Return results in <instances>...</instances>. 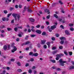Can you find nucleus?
<instances>
[{"mask_svg":"<svg viewBox=\"0 0 74 74\" xmlns=\"http://www.w3.org/2000/svg\"><path fill=\"white\" fill-rule=\"evenodd\" d=\"M12 16L14 18L15 21H19L21 19V15L17 13H14L12 14Z\"/></svg>","mask_w":74,"mask_h":74,"instance_id":"1","label":"nucleus"},{"mask_svg":"<svg viewBox=\"0 0 74 74\" xmlns=\"http://www.w3.org/2000/svg\"><path fill=\"white\" fill-rule=\"evenodd\" d=\"M14 45H15V43H13L12 44L11 46V47H13L14 49H13L11 50V52L12 53H14V52H15V51H16L17 49V48H16V46H14Z\"/></svg>","mask_w":74,"mask_h":74,"instance_id":"2","label":"nucleus"},{"mask_svg":"<svg viewBox=\"0 0 74 74\" xmlns=\"http://www.w3.org/2000/svg\"><path fill=\"white\" fill-rule=\"evenodd\" d=\"M59 62L60 63L59 64L60 66H64V63H65L66 62V61H63L62 59H61L59 60Z\"/></svg>","mask_w":74,"mask_h":74,"instance_id":"3","label":"nucleus"},{"mask_svg":"<svg viewBox=\"0 0 74 74\" xmlns=\"http://www.w3.org/2000/svg\"><path fill=\"white\" fill-rule=\"evenodd\" d=\"M30 43V41H27L26 42V43H24L21 44V46H23V45H27L29 44Z\"/></svg>","mask_w":74,"mask_h":74,"instance_id":"4","label":"nucleus"},{"mask_svg":"<svg viewBox=\"0 0 74 74\" xmlns=\"http://www.w3.org/2000/svg\"><path fill=\"white\" fill-rule=\"evenodd\" d=\"M65 32L66 34H67V35H68V36L69 35H70V33L69 31L67 30H66L65 31Z\"/></svg>","mask_w":74,"mask_h":74,"instance_id":"5","label":"nucleus"},{"mask_svg":"<svg viewBox=\"0 0 74 74\" xmlns=\"http://www.w3.org/2000/svg\"><path fill=\"white\" fill-rule=\"evenodd\" d=\"M64 56V54L63 53L60 54H57V56H58L60 58L61 56Z\"/></svg>","mask_w":74,"mask_h":74,"instance_id":"6","label":"nucleus"},{"mask_svg":"<svg viewBox=\"0 0 74 74\" xmlns=\"http://www.w3.org/2000/svg\"><path fill=\"white\" fill-rule=\"evenodd\" d=\"M51 29L53 30V29L56 28V25H53V26H51Z\"/></svg>","mask_w":74,"mask_h":74,"instance_id":"7","label":"nucleus"},{"mask_svg":"<svg viewBox=\"0 0 74 74\" xmlns=\"http://www.w3.org/2000/svg\"><path fill=\"white\" fill-rule=\"evenodd\" d=\"M46 42V40H41V44L42 45H43L45 43V42Z\"/></svg>","mask_w":74,"mask_h":74,"instance_id":"8","label":"nucleus"},{"mask_svg":"<svg viewBox=\"0 0 74 74\" xmlns=\"http://www.w3.org/2000/svg\"><path fill=\"white\" fill-rule=\"evenodd\" d=\"M36 32L38 34H41V31L39 30H37L36 31Z\"/></svg>","mask_w":74,"mask_h":74,"instance_id":"9","label":"nucleus"},{"mask_svg":"<svg viewBox=\"0 0 74 74\" xmlns=\"http://www.w3.org/2000/svg\"><path fill=\"white\" fill-rule=\"evenodd\" d=\"M45 12H48V14H49V9H46L45 10Z\"/></svg>","mask_w":74,"mask_h":74,"instance_id":"10","label":"nucleus"},{"mask_svg":"<svg viewBox=\"0 0 74 74\" xmlns=\"http://www.w3.org/2000/svg\"><path fill=\"white\" fill-rule=\"evenodd\" d=\"M38 55V54L37 53H34L32 56H37Z\"/></svg>","mask_w":74,"mask_h":74,"instance_id":"11","label":"nucleus"},{"mask_svg":"<svg viewBox=\"0 0 74 74\" xmlns=\"http://www.w3.org/2000/svg\"><path fill=\"white\" fill-rule=\"evenodd\" d=\"M27 11L30 13H31V12H33V11L32 10V9H27Z\"/></svg>","mask_w":74,"mask_h":74,"instance_id":"12","label":"nucleus"},{"mask_svg":"<svg viewBox=\"0 0 74 74\" xmlns=\"http://www.w3.org/2000/svg\"><path fill=\"white\" fill-rule=\"evenodd\" d=\"M58 52V51L56 50L52 52V53L53 55H55L56 53Z\"/></svg>","mask_w":74,"mask_h":74,"instance_id":"13","label":"nucleus"},{"mask_svg":"<svg viewBox=\"0 0 74 74\" xmlns=\"http://www.w3.org/2000/svg\"><path fill=\"white\" fill-rule=\"evenodd\" d=\"M28 38H29V36L27 35L25 38V40H28Z\"/></svg>","mask_w":74,"mask_h":74,"instance_id":"14","label":"nucleus"},{"mask_svg":"<svg viewBox=\"0 0 74 74\" xmlns=\"http://www.w3.org/2000/svg\"><path fill=\"white\" fill-rule=\"evenodd\" d=\"M59 39H60V40H65V37H62L59 38Z\"/></svg>","mask_w":74,"mask_h":74,"instance_id":"15","label":"nucleus"},{"mask_svg":"<svg viewBox=\"0 0 74 74\" xmlns=\"http://www.w3.org/2000/svg\"><path fill=\"white\" fill-rule=\"evenodd\" d=\"M69 69L70 70H72L73 69H74V66H70Z\"/></svg>","mask_w":74,"mask_h":74,"instance_id":"16","label":"nucleus"},{"mask_svg":"<svg viewBox=\"0 0 74 74\" xmlns=\"http://www.w3.org/2000/svg\"><path fill=\"white\" fill-rule=\"evenodd\" d=\"M29 19L30 20V21H31V22H34V19L32 18H29Z\"/></svg>","mask_w":74,"mask_h":74,"instance_id":"17","label":"nucleus"},{"mask_svg":"<svg viewBox=\"0 0 74 74\" xmlns=\"http://www.w3.org/2000/svg\"><path fill=\"white\" fill-rule=\"evenodd\" d=\"M56 57H57V58H56V60H58L59 59V58H60V57H59V56H57V55H56Z\"/></svg>","mask_w":74,"mask_h":74,"instance_id":"18","label":"nucleus"},{"mask_svg":"<svg viewBox=\"0 0 74 74\" xmlns=\"http://www.w3.org/2000/svg\"><path fill=\"white\" fill-rule=\"evenodd\" d=\"M50 61L52 62V63H56V61H55V60H51Z\"/></svg>","mask_w":74,"mask_h":74,"instance_id":"19","label":"nucleus"},{"mask_svg":"<svg viewBox=\"0 0 74 74\" xmlns=\"http://www.w3.org/2000/svg\"><path fill=\"white\" fill-rule=\"evenodd\" d=\"M50 28L49 29V31L50 32H52V30H53V29H52L51 27H50Z\"/></svg>","mask_w":74,"mask_h":74,"instance_id":"20","label":"nucleus"},{"mask_svg":"<svg viewBox=\"0 0 74 74\" xmlns=\"http://www.w3.org/2000/svg\"><path fill=\"white\" fill-rule=\"evenodd\" d=\"M46 32H43L42 34V36H44L45 35H46Z\"/></svg>","mask_w":74,"mask_h":74,"instance_id":"21","label":"nucleus"},{"mask_svg":"<svg viewBox=\"0 0 74 74\" xmlns=\"http://www.w3.org/2000/svg\"><path fill=\"white\" fill-rule=\"evenodd\" d=\"M36 35L33 34L30 35V37H36Z\"/></svg>","mask_w":74,"mask_h":74,"instance_id":"22","label":"nucleus"},{"mask_svg":"<svg viewBox=\"0 0 74 74\" xmlns=\"http://www.w3.org/2000/svg\"><path fill=\"white\" fill-rule=\"evenodd\" d=\"M3 12L4 13V14H7L8 13V11H7V10H4Z\"/></svg>","mask_w":74,"mask_h":74,"instance_id":"23","label":"nucleus"},{"mask_svg":"<svg viewBox=\"0 0 74 74\" xmlns=\"http://www.w3.org/2000/svg\"><path fill=\"white\" fill-rule=\"evenodd\" d=\"M16 63L19 66H21V63H20V62H16Z\"/></svg>","mask_w":74,"mask_h":74,"instance_id":"24","label":"nucleus"},{"mask_svg":"<svg viewBox=\"0 0 74 74\" xmlns=\"http://www.w3.org/2000/svg\"><path fill=\"white\" fill-rule=\"evenodd\" d=\"M7 47L6 45H5L3 47V49H4L5 50L7 49Z\"/></svg>","mask_w":74,"mask_h":74,"instance_id":"25","label":"nucleus"},{"mask_svg":"<svg viewBox=\"0 0 74 74\" xmlns=\"http://www.w3.org/2000/svg\"><path fill=\"white\" fill-rule=\"evenodd\" d=\"M7 29L8 31H10L11 30H12V29L11 28L8 27L7 28Z\"/></svg>","mask_w":74,"mask_h":74,"instance_id":"26","label":"nucleus"},{"mask_svg":"<svg viewBox=\"0 0 74 74\" xmlns=\"http://www.w3.org/2000/svg\"><path fill=\"white\" fill-rule=\"evenodd\" d=\"M53 15L54 17H55V18H58V15H57L56 14H54Z\"/></svg>","mask_w":74,"mask_h":74,"instance_id":"27","label":"nucleus"},{"mask_svg":"<svg viewBox=\"0 0 74 74\" xmlns=\"http://www.w3.org/2000/svg\"><path fill=\"white\" fill-rule=\"evenodd\" d=\"M69 55L70 56H71L72 55V54H73V53L71 51H69Z\"/></svg>","mask_w":74,"mask_h":74,"instance_id":"28","label":"nucleus"},{"mask_svg":"<svg viewBox=\"0 0 74 74\" xmlns=\"http://www.w3.org/2000/svg\"><path fill=\"white\" fill-rule=\"evenodd\" d=\"M56 3H54L52 4V7H55V6H56Z\"/></svg>","mask_w":74,"mask_h":74,"instance_id":"29","label":"nucleus"},{"mask_svg":"<svg viewBox=\"0 0 74 74\" xmlns=\"http://www.w3.org/2000/svg\"><path fill=\"white\" fill-rule=\"evenodd\" d=\"M33 53L32 51H31L29 53V55L30 56H31L32 55H33Z\"/></svg>","mask_w":74,"mask_h":74,"instance_id":"30","label":"nucleus"},{"mask_svg":"<svg viewBox=\"0 0 74 74\" xmlns=\"http://www.w3.org/2000/svg\"><path fill=\"white\" fill-rule=\"evenodd\" d=\"M40 26L41 25H38L36 26V27L37 28H39V27H40Z\"/></svg>","mask_w":74,"mask_h":74,"instance_id":"31","label":"nucleus"},{"mask_svg":"<svg viewBox=\"0 0 74 74\" xmlns=\"http://www.w3.org/2000/svg\"><path fill=\"white\" fill-rule=\"evenodd\" d=\"M37 46L38 48H40L41 47V45L40 43L38 44H37Z\"/></svg>","mask_w":74,"mask_h":74,"instance_id":"32","label":"nucleus"},{"mask_svg":"<svg viewBox=\"0 0 74 74\" xmlns=\"http://www.w3.org/2000/svg\"><path fill=\"white\" fill-rule=\"evenodd\" d=\"M28 72L29 74H31L32 73V71L31 69H29L28 71Z\"/></svg>","mask_w":74,"mask_h":74,"instance_id":"33","label":"nucleus"},{"mask_svg":"<svg viewBox=\"0 0 74 74\" xmlns=\"http://www.w3.org/2000/svg\"><path fill=\"white\" fill-rule=\"evenodd\" d=\"M11 15H12V13L9 14L8 15L7 17L8 18H9L10 17V16H11Z\"/></svg>","mask_w":74,"mask_h":74,"instance_id":"34","label":"nucleus"},{"mask_svg":"<svg viewBox=\"0 0 74 74\" xmlns=\"http://www.w3.org/2000/svg\"><path fill=\"white\" fill-rule=\"evenodd\" d=\"M59 49H63V46H60L59 47Z\"/></svg>","mask_w":74,"mask_h":74,"instance_id":"35","label":"nucleus"},{"mask_svg":"<svg viewBox=\"0 0 74 74\" xmlns=\"http://www.w3.org/2000/svg\"><path fill=\"white\" fill-rule=\"evenodd\" d=\"M59 3L61 5L63 4V2H62V1L61 0L59 1Z\"/></svg>","mask_w":74,"mask_h":74,"instance_id":"36","label":"nucleus"},{"mask_svg":"<svg viewBox=\"0 0 74 74\" xmlns=\"http://www.w3.org/2000/svg\"><path fill=\"white\" fill-rule=\"evenodd\" d=\"M31 30H32V32H34V33H35V32H36V30H35L33 29H31Z\"/></svg>","mask_w":74,"mask_h":74,"instance_id":"37","label":"nucleus"},{"mask_svg":"<svg viewBox=\"0 0 74 74\" xmlns=\"http://www.w3.org/2000/svg\"><path fill=\"white\" fill-rule=\"evenodd\" d=\"M14 30L15 32H17L18 31V28L15 27L14 28Z\"/></svg>","mask_w":74,"mask_h":74,"instance_id":"38","label":"nucleus"},{"mask_svg":"<svg viewBox=\"0 0 74 74\" xmlns=\"http://www.w3.org/2000/svg\"><path fill=\"white\" fill-rule=\"evenodd\" d=\"M6 72V71H3V72L1 73L0 74H5V73Z\"/></svg>","mask_w":74,"mask_h":74,"instance_id":"39","label":"nucleus"},{"mask_svg":"<svg viewBox=\"0 0 74 74\" xmlns=\"http://www.w3.org/2000/svg\"><path fill=\"white\" fill-rule=\"evenodd\" d=\"M50 15H49L48 16H47V17L46 18H47V19H49L50 18Z\"/></svg>","mask_w":74,"mask_h":74,"instance_id":"40","label":"nucleus"},{"mask_svg":"<svg viewBox=\"0 0 74 74\" xmlns=\"http://www.w3.org/2000/svg\"><path fill=\"white\" fill-rule=\"evenodd\" d=\"M55 38L54 37H52L51 38V40H52L53 41H55Z\"/></svg>","mask_w":74,"mask_h":74,"instance_id":"41","label":"nucleus"},{"mask_svg":"<svg viewBox=\"0 0 74 74\" xmlns=\"http://www.w3.org/2000/svg\"><path fill=\"white\" fill-rule=\"evenodd\" d=\"M60 27H61V28H62L63 29H64V27L62 25H60Z\"/></svg>","mask_w":74,"mask_h":74,"instance_id":"42","label":"nucleus"},{"mask_svg":"<svg viewBox=\"0 0 74 74\" xmlns=\"http://www.w3.org/2000/svg\"><path fill=\"white\" fill-rule=\"evenodd\" d=\"M56 49V47H53L52 48V49L53 50H55V49Z\"/></svg>","mask_w":74,"mask_h":74,"instance_id":"43","label":"nucleus"},{"mask_svg":"<svg viewBox=\"0 0 74 74\" xmlns=\"http://www.w3.org/2000/svg\"><path fill=\"white\" fill-rule=\"evenodd\" d=\"M10 61H11L12 62H14L15 61V59L13 58H11L10 59Z\"/></svg>","mask_w":74,"mask_h":74,"instance_id":"44","label":"nucleus"},{"mask_svg":"<svg viewBox=\"0 0 74 74\" xmlns=\"http://www.w3.org/2000/svg\"><path fill=\"white\" fill-rule=\"evenodd\" d=\"M6 19L5 17H3V18H2V20L3 21H6Z\"/></svg>","mask_w":74,"mask_h":74,"instance_id":"45","label":"nucleus"},{"mask_svg":"<svg viewBox=\"0 0 74 74\" xmlns=\"http://www.w3.org/2000/svg\"><path fill=\"white\" fill-rule=\"evenodd\" d=\"M30 61L31 62H33V61H34V59L33 58H31L30 59Z\"/></svg>","mask_w":74,"mask_h":74,"instance_id":"46","label":"nucleus"},{"mask_svg":"<svg viewBox=\"0 0 74 74\" xmlns=\"http://www.w3.org/2000/svg\"><path fill=\"white\" fill-rule=\"evenodd\" d=\"M10 11H12V10H14V8L13 7L11 8H10Z\"/></svg>","mask_w":74,"mask_h":74,"instance_id":"47","label":"nucleus"},{"mask_svg":"<svg viewBox=\"0 0 74 74\" xmlns=\"http://www.w3.org/2000/svg\"><path fill=\"white\" fill-rule=\"evenodd\" d=\"M71 10H74V5L73 4V6H72V8H71Z\"/></svg>","mask_w":74,"mask_h":74,"instance_id":"48","label":"nucleus"},{"mask_svg":"<svg viewBox=\"0 0 74 74\" xmlns=\"http://www.w3.org/2000/svg\"><path fill=\"white\" fill-rule=\"evenodd\" d=\"M18 72H22V70L20 69H19L18 70Z\"/></svg>","mask_w":74,"mask_h":74,"instance_id":"49","label":"nucleus"},{"mask_svg":"<svg viewBox=\"0 0 74 74\" xmlns=\"http://www.w3.org/2000/svg\"><path fill=\"white\" fill-rule=\"evenodd\" d=\"M23 58V56H20L19 57V58L20 59H22Z\"/></svg>","mask_w":74,"mask_h":74,"instance_id":"50","label":"nucleus"},{"mask_svg":"<svg viewBox=\"0 0 74 74\" xmlns=\"http://www.w3.org/2000/svg\"><path fill=\"white\" fill-rule=\"evenodd\" d=\"M29 66V64L28 63L26 64L25 65L26 67H27V66Z\"/></svg>","mask_w":74,"mask_h":74,"instance_id":"51","label":"nucleus"},{"mask_svg":"<svg viewBox=\"0 0 74 74\" xmlns=\"http://www.w3.org/2000/svg\"><path fill=\"white\" fill-rule=\"evenodd\" d=\"M56 70L58 71H60V70H61V69L60 68H58L56 69Z\"/></svg>","mask_w":74,"mask_h":74,"instance_id":"52","label":"nucleus"},{"mask_svg":"<svg viewBox=\"0 0 74 74\" xmlns=\"http://www.w3.org/2000/svg\"><path fill=\"white\" fill-rule=\"evenodd\" d=\"M64 43V41L62 40L60 42V44H63Z\"/></svg>","mask_w":74,"mask_h":74,"instance_id":"53","label":"nucleus"},{"mask_svg":"<svg viewBox=\"0 0 74 74\" xmlns=\"http://www.w3.org/2000/svg\"><path fill=\"white\" fill-rule=\"evenodd\" d=\"M64 54H65L66 56L68 55V53H67L65 51L64 52Z\"/></svg>","mask_w":74,"mask_h":74,"instance_id":"54","label":"nucleus"},{"mask_svg":"<svg viewBox=\"0 0 74 74\" xmlns=\"http://www.w3.org/2000/svg\"><path fill=\"white\" fill-rule=\"evenodd\" d=\"M70 30L71 31H73L74 30V29L73 28V27H71L70 28Z\"/></svg>","mask_w":74,"mask_h":74,"instance_id":"55","label":"nucleus"},{"mask_svg":"<svg viewBox=\"0 0 74 74\" xmlns=\"http://www.w3.org/2000/svg\"><path fill=\"white\" fill-rule=\"evenodd\" d=\"M11 23H14V19H13L11 21Z\"/></svg>","mask_w":74,"mask_h":74,"instance_id":"56","label":"nucleus"},{"mask_svg":"<svg viewBox=\"0 0 74 74\" xmlns=\"http://www.w3.org/2000/svg\"><path fill=\"white\" fill-rule=\"evenodd\" d=\"M44 48H45V49H46V48H47V46L46 45H45L44 46Z\"/></svg>","mask_w":74,"mask_h":74,"instance_id":"57","label":"nucleus"},{"mask_svg":"<svg viewBox=\"0 0 74 74\" xmlns=\"http://www.w3.org/2000/svg\"><path fill=\"white\" fill-rule=\"evenodd\" d=\"M44 28V25H42L41 27V29H43Z\"/></svg>","mask_w":74,"mask_h":74,"instance_id":"58","label":"nucleus"},{"mask_svg":"<svg viewBox=\"0 0 74 74\" xmlns=\"http://www.w3.org/2000/svg\"><path fill=\"white\" fill-rule=\"evenodd\" d=\"M47 44L48 45H50V43L49 42H47Z\"/></svg>","mask_w":74,"mask_h":74,"instance_id":"59","label":"nucleus"},{"mask_svg":"<svg viewBox=\"0 0 74 74\" xmlns=\"http://www.w3.org/2000/svg\"><path fill=\"white\" fill-rule=\"evenodd\" d=\"M26 50L27 51H28V50H29V47H28L26 48Z\"/></svg>","mask_w":74,"mask_h":74,"instance_id":"60","label":"nucleus"},{"mask_svg":"<svg viewBox=\"0 0 74 74\" xmlns=\"http://www.w3.org/2000/svg\"><path fill=\"white\" fill-rule=\"evenodd\" d=\"M46 23H47V25H49V22L48 21H47L46 22Z\"/></svg>","mask_w":74,"mask_h":74,"instance_id":"61","label":"nucleus"},{"mask_svg":"<svg viewBox=\"0 0 74 74\" xmlns=\"http://www.w3.org/2000/svg\"><path fill=\"white\" fill-rule=\"evenodd\" d=\"M65 44H69V41H65Z\"/></svg>","mask_w":74,"mask_h":74,"instance_id":"62","label":"nucleus"},{"mask_svg":"<svg viewBox=\"0 0 74 74\" xmlns=\"http://www.w3.org/2000/svg\"><path fill=\"white\" fill-rule=\"evenodd\" d=\"M28 32H31V29H28Z\"/></svg>","mask_w":74,"mask_h":74,"instance_id":"63","label":"nucleus"},{"mask_svg":"<svg viewBox=\"0 0 74 74\" xmlns=\"http://www.w3.org/2000/svg\"><path fill=\"white\" fill-rule=\"evenodd\" d=\"M73 24H69V26H71V27H72L73 26Z\"/></svg>","mask_w":74,"mask_h":74,"instance_id":"64","label":"nucleus"}]
</instances>
